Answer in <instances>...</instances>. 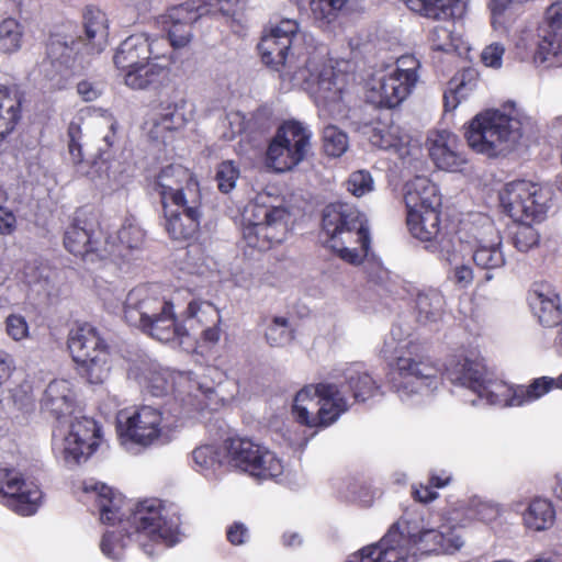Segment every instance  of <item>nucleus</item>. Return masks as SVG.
I'll list each match as a JSON object with an SVG mask.
<instances>
[{
  "mask_svg": "<svg viewBox=\"0 0 562 562\" xmlns=\"http://www.w3.org/2000/svg\"><path fill=\"white\" fill-rule=\"evenodd\" d=\"M537 131L536 121L513 101L477 113L464 127L465 140H520Z\"/></svg>",
  "mask_w": 562,
  "mask_h": 562,
  "instance_id": "3",
  "label": "nucleus"
},
{
  "mask_svg": "<svg viewBox=\"0 0 562 562\" xmlns=\"http://www.w3.org/2000/svg\"><path fill=\"white\" fill-rule=\"evenodd\" d=\"M505 52L506 48L503 43L492 42L482 49L481 61L488 68L499 69L503 66Z\"/></svg>",
  "mask_w": 562,
  "mask_h": 562,
  "instance_id": "64",
  "label": "nucleus"
},
{
  "mask_svg": "<svg viewBox=\"0 0 562 562\" xmlns=\"http://www.w3.org/2000/svg\"><path fill=\"white\" fill-rule=\"evenodd\" d=\"M468 515L477 520L488 522L499 516V508L496 504L481 498H472L469 503Z\"/></svg>",
  "mask_w": 562,
  "mask_h": 562,
  "instance_id": "57",
  "label": "nucleus"
},
{
  "mask_svg": "<svg viewBox=\"0 0 562 562\" xmlns=\"http://www.w3.org/2000/svg\"><path fill=\"white\" fill-rule=\"evenodd\" d=\"M448 378L452 383L465 386L477 393L479 397L493 395L492 378L488 375L485 366L480 360L464 358L448 368Z\"/></svg>",
  "mask_w": 562,
  "mask_h": 562,
  "instance_id": "21",
  "label": "nucleus"
},
{
  "mask_svg": "<svg viewBox=\"0 0 562 562\" xmlns=\"http://www.w3.org/2000/svg\"><path fill=\"white\" fill-rule=\"evenodd\" d=\"M196 181L193 173L181 165H168L157 176L156 189L161 198L162 206L169 205V198L184 186Z\"/></svg>",
  "mask_w": 562,
  "mask_h": 562,
  "instance_id": "35",
  "label": "nucleus"
},
{
  "mask_svg": "<svg viewBox=\"0 0 562 562\" xmlns=\"http://www.w3.org/2000/svg\"><path fill=\"white\" fill-rule=\"evenodd\" d=\"M239 177V170L232 160L223 161L216 170V181L218 190L223 193L231 192Z\"/></svg>",
  "mask_w": 562,
  "mask_h": 562,
  "instance_id": "60",
  "label": "nucleus"
},
{
  "mask_svg": "<svg viewBox=\"0 0 562 562\" xmlns=\"http://www.w3.org/2000/svg\"><path fill=\"white\" fill-rule=\"evenodd\" d=\"M228 462L259 480L273 479L282 474L283 465L277 456L247 438H232L226 446Z\"/></svg>",
  "mask_w": 562,
  "mask_h": 562,
  "instance_id": "9",
  "label": "nucleus"
},
{
  "mask_svg": "<svg viewBox=\"0 0 562 562\" xmlns=\"http://www.w3.org/2000/svg\"><path fill=\"white\" fill-rule=\"evenodd\" d=\"M472 259L475 266L486 270L484 279L491 281V271L505 266V256L502 250V235L493 221L486 215H477L470 228Z\"/></svg>",
  "mask_w": 562,
  "mask_h": 562,
  "instance_id": "10",
  "label": "nucleus"
},
{
  "mask_svg": "<svg viewBox=\"0 0 562 562\" xmlns=\"http://www.w3.org/2000/svg\"><path fill=\"white\" fill-rule=\"evenodd\" d=\"M50 270L36 262L27 263L23 270L24 281L30 286H38L41 290H46L49 283Z\"/></svg>",
  "mask_w": 562,
  "mask_h": 562,
  "instance_id": "61",
  "label": "nucleus"
},
{
  "mask_svg": "<svg viewBox=\"0 0 562 562\" xmlns=\"http://www.w3.org/2000/svg\"><path fill=\"white\" fill-rule=\"evenodd\" d=\"M406 5L423 16L446 21L463 16L468 0H405Z\"/></svg>",
  "mask_w": 562,
  "mask_h": 562,
  "instance_id": "27",
  "label": "nucleus"
},
{
  "mask_svg": "<svg viewBox=\"0 0 562 562\" xmlns=\"http://www.w3.org/2000/svg\"><path fill=\"white\" fill-rule=\"evenodd\" d=\"M172 303L159 295L155 285H138L131 290L124 303V317L126 322L142 329L149 319L159 316Z\"/></svg>",
  "mask_w": 562,
  "mask_h": 562,
  "instance_id": "17",
  "label": "nucleus"
},
{
  "mask_svg": "<svg viewBox=\"0 0 562 562\" xmlns=\"http://www.w3.org/2000/svg\"><path fill=\"white\" fill-rule=\"evenodd\" d=\"M349 0H310V9L315 20L330 23Z\"/></svg>",
  "mask_w": 562,
  "mask_h": 562,
  "instance_id": "55",
  "label": "nucleus"
},
{
  "mask_svg": "<svg viewBox=\"0 0 562 562\" xmlns=\"http://www.w3.org/2000/svg\"><path fill=\"white\" fill-rule=\"evenodd\" d=\"M85 491H91L95 494V503L99 507L102 522L114 524L116 520L122 521L121 509L123 498L121 494L114 493L111 487L103 483L86 485Z\"/></svg>",
  "mask_w": 562,
  "mask_h": 562,
  "instance_id": "38",
  "label": "nucleus"
},
{
  "mask_svg": "<svg viewBox=\"0 0 562 562\" xmlns=\"http://www.w3.org/2000/svg\"><path fill=\"white\" fill-rule=\"evenodd\" d=\"M555 512L552 504L543 498H535L524 513V524L535 531L547 530L553 526Z\"/></svg>",
  "mask_w": 562,
  "mask_h": 562,
  "instance_id": "45",
  "label": "nucleus"
},
{
  "mask_svg": "<svg viewBox=\"0 0 562 562\" xmlns=\"http://www.w3.org/2000/svg\"><path fill=\"white\" fill-rule=\"evenodd\" d=\"M528 0H490L492 25L495 30L506 29L512 20V8L515 3H524Z\"/></svg>",
  "mask_w": 562,
  "mask_h": 562,
  "instance_id": "56",
  "label": "nucleus"
},
{
  "mask_svg": "<svg viewBox=\"0 0 562 562\" xmlns=\"http://www.w3.org/2000/svg\"><path fill=\"white\" fill-rule=\"evenodd\" d=\"M80 43L66 34L54 33L50 35L46 47V60L42 65L49 79L76 68L79 60L78 46Z\"/></svg>",
  "mask_w": 562,
  "mask_h": 562,
  "instance_id": "20",
  "label": "nucleus"
},
{
  "mask_svg": "<svg viewBox=\"0 0 562 562\" xmlns=\"http://www.w3.org/2000/svg\"><path fill=\"white\" fill-rule=\"evenodd\" d=\"M403 540V532L393 525L379 544L361 550V562H409L401 546Z\"/></svg>",
  "mask_w": 562,
  "mask_h": 562,
  "instance_id": "25",
  "label": "nucleus"
},
{
  "mask_svg": "<svg viewBox=\"0 0 562 562\" xmlns=\"http://www.w3.org/2000/svg\"><path fill=\"white\" fill-rule=\"evenodd\" d=\"M347 409L341 390L333 383L305 386L296 393L293 402L297 422L310 427L329 426Z\"/></svg>",
  "mask_w": 562,
  "mask_h": 562,
  "instance_id": "5",
  "label": "nucleus"
},
{
  "mask_svg": "<svg viewBox=\"0 0 562 562\" xmlns=\"http://www.w3.org/2000/svg\"><path fill=\"white\" fill-rule=\"evenodd\" d=\"M440 384L438 367L429 358L408 350L397 357L392 374V386L401 400L413 394L430 392Z\"/></svg>",
  "mask_w": 562,
  "mask_h": 562,
  "instance_id": "8",
  "label": "nucleus"
},
{
  "mask_svg": "<svg viewBox=\"0 0 562 562\" xmlns=\"http://www.w3.org/2000/svg\"><path fill=\"white\" fill-rule=\"evenodd\" d=\"M127 524L137 533H145L153 541H164L167 547L178 541V525L162 515L159 499L151 498L138 503L127 518Z\"/></svg>",
  "mask_w": 562,
  "mask_h": 562,
  "instance_id": "13",
  "label": "nucleus"
},
{
  "mask_svg": "<svg viewBox=\"0 0 562 562\" xmlns=\"http://www.w3.org/2000/svg\"><path fill=\"white\" fill-rule=\"evenodd\" d=\"M380 148L387 154L389 159H394L395 165L398 160L404 167H413L422 155L420 146L418 144L412 145V143H386L385 146H380Z\"/></svg>",
  "mask_w": 562,
  "mask_h": 562,
  "instance_id": "52",
  "label": "nucleus"
},
{
  "mask_svg": "<svg viewBox=\"0 0 562 562\" xmlns=\"http://www.w3.org/2000/svg\"><path fill=\"white\" fill-rule=\"evenodd\" d=\"M24 36L23 25L13 18L0 22V52L7 55L18 53L22 48Z\"/></svg>",
  "mask_w": 562,
  "mask_h": 562,
  "instance_id": "49",
  "label": "nucleus"
},
{
  "mask_svg": "<svg viewBox=\"0 0 562 562\" xmlns=\"http://www.w3.org/2000/svg\"><path fill=\"white\" fill-rule=\"evenodd\" d=\"M265 336L271 347H282L289 344L293 339V331L288 318L273 317L266 329Z\"/></svg>",
  "mask_w": 562,
  "mask_h": 562,
  "instance_id": "53",
  "label": "nucleus"
},
{
  "mask_svg": "<svg viewBox=\"0 0 562 562\" xmlns=\"http://www.w3.org/2000/svg\"><path fill=\"white\" fill-rule=\"evenodd\" d=\"M313 133L307 124L295 119L285 120L271 140H310Z\"/></svg>",
  "mask_w": 562,
  "mask_h": 562,
  "instance_id": "54",
  "label": "nucleus"
},
{
  "mask_svg": "<svg viewBox=\"0 0 562 562\" xmlns=\"http://www.w3.org/2000/svg\"><path fill=\"white\" fill-rule=\"evenodd\" d=\"M404 202L408 211L440 210L438 188L426 177H415L405 184Z\"/></svg>",
  "mask_w": 562,
  "mask_h": 562,
  "instance_id": "24",
  "label": "nucleus"
},
{
  "mask_svg": "<svg viewBox=\"0 0 562 562\" xmlns=\"http://www.w3.org/2000/svg\"><path fill=\"white\" fill-rule=\"evenodd\" d=\"M162 413L151 406H142L132 414L120 412L117 415V432L123 443L132 442L148 447L156 442L162 431Z\"/></svg>",
  "mask_w": 562,
  "mask_h": 562,
  "instance_id": "12",
  "label": "nucleus"
},
{
  "mask_svg": "<svg viewBox=\"0 0 562 562\" xmlns=\"http://www.w3.org/2000/svg\"><path fill=\"white\" fill-rule=\"evenodd\" d=\"M188 214L202 215V195L198 180L179 189L169 198V210Z\"/></svg>",
  "mask_w": 562,
  "mask_h": 562,
  "instance_id": "46",
  "label": "nucleus"
},
{
  "mask_svg": "<svg viewBox=\"0 0 562 562\" xmlns=\"http://www.w3.org/2000/svg\"><path fill=\"white\" fill-rule=\"evenodd\" d=\"M79 364L81 374L91 384L104 383L111 372L112 356L109 346L97 350L93 355L76 362Z\"/></svg>",
  "mask_w": 562,
  "mask_h": 562,
  "instance_id": "40",
  "label": "nucleus"
},
{
  "mask_svg": "<svg viewBox=\"0 0 562 562\" xmlns=\"http://www.w3.org/2000/svg\"><path fill=\"white\" fill-rule=\"evenodd\" d=\"M100 427L92 418L75 416L67 436L58 451L67 467H75L88 460L99 446Z\"/></svg>",
  "mask_w": 562,
  "mask_h": 562,
  "instance_id": "14",
  "label": "nucleus"
},
{
  "mask_svg": "<svg viewBox=\"0 0 562 562\" xmlns=\"http://www.w3.org/2000/svg\"><path fill=\"white\" fill-rule=\"evenodd\" d=\"M499 201L504 211L516 222L541 221L549 207L550 192L538 183L516 180L504 186Z\"/></svg>",
  "mask_w": 562,
  "mask_h": 562,
  "instance_id": "7",
  "label": "nucleus"
},
{
  "mask_svg": "<svg viewBox=\"0 0 562 562\" xmlns=\"http://www.w3.org/2000/svg\"><path fill=\"white\" fill-rule=\"evenodd\" d=\"M85 45L89 54H100L108 46L109 25L104 12L88 8L83 14Z\"/></svg>",
  "mask_w": 562,
  "mask_h": 562,
  "instance_id": "31",
  "label": "nucleus"
},
{
  "mask_svg": "<svg viewBox=\"0 0 562 562\" xmlns=\"http://www.w3.org/2000/svg\"><path fill=\"white\" fill-rule=\"evenodd\" d=\"M220 322V313L217 308L206 301H191L187 307L188 329H193L194 324L206 325L203 329L204 339L216 342L220 339L218 329L215 325Z\"/></svg>",
  "mask_w": 562,
  "mask_h": 562,
  "instance_id": "34",
  "label": "nucleus"
},
{
  "mask_svg": "<svg viewBox=\"0 0 562 562\" xmlns=\"http://www.w3.org/2000/svg\"><path fill=\"white\" fill-rule=\"evenodd\" d=\"M23 95L15 86L0 82V137L9 135L22 117Z\"/></svg>",
  "mask_w": 562,
  "mask_h": 562,
  "instance_id": "30",
  "label": "nucleus"
},
{
  "mask_svg": "<svg viewBox=\"0 0 562 562\" xmlns=\"http://www.w3.org/2000/svg\"><path fill=\"white\" fill-rule=\"evenodd\" d=\"M106 346L97 328L90 324L78 326L68 336V348L75 362L87 359V357Z\"/></svg>",
  "mask_w": 562,
  "mask_h": 562,
  "instance_id": "32",
  "label": "nucleus"
},
{
  "mask_svg": "<svg viewBox=\"0 0 562 562\" xmlns=\"http://www.w3.org/2000/svg\"><path fill=\"white\" fill-rule=\"evenodd\" d=\"M531 222L522 223L514 235V246L522 252L528 251L539 243L538 232L530 225Z\"/></svg>",
  "mask_w": 562,
  "mask_h": 562,
  "instance_id": "62",
  "label": "nucleus"
},
{
  "mask_svg": "<svg viewBox=\"0 0 562 562\" xmlns=\"http://www.w3.org/2000/svg\"><path fill=\"white\" fill-rule=\"evenodd\" d=\"M347 189L357 198L372 192L374 189V181L371 173L367 170L353 171L347 180Z\"/></svg>",
  "mask_w": 562,
  "mask_h": 562,
  "instance_id": "58",
  "label": "nucleus"
},
{
  "mask_svg": "<svg viewBox=\"0 0 562 562\" xmlns=\"http://www.w3.org/2000/svg\"><path fill=\"white\" fill-rule=\"evenodd\" d=\"M535 64L546 67L562 66V32L546 31L539 40Z\"/></svg>",
  "mask_w": 562,
  "mask_h": 562,
  "instance_id": "44",
  "label": "nucleus"
},
{
  "mask_svg": "<svg viewBox=\"0 0 562 562\" xmlns=\"http://www.w3.org/2000/svg\"><path fill=\"white\" fill-rule=\"evenodd\" d=\"M72 161L79 165L78 171L90 178L101 189H112L109 181L108 162L100 157H85L81 143H69Z\"/></svg>",
  "mask_w": 562,
  "mask_h": 562,
  "instance_id": "33",
  "label": "nucleus"
},
{
  "mask_svg": "<svg viewBox=\"0 0 562 562\" xmlns=\"http://www.w3.org/2000/svg\"><path fill=\"white\" fill-rule=\"evenodd\" d=\"M262 61L279 72L281 88H301L314 99L321 116L345 117L355 76L345 59L326 58L293 19L271 24L258 44Z\"/></svg>",
  "mask_w": 562,
  "mask_h": 562,
  "instance_id": "1",
  "label": "nucleus"
},
{
  "mask_svg": "<svg viewBox=\"0 0 562 562\" xmlns=\"http://www.w3.org/2000/svg\"><path fill=\"white\" fill-rule=\"evenodd\" d=\"M445 299L437 289L419 290L415 299L416 321L424 326L438 323L443 315Z\"/></svg>",
  "mask_w": 562,
  "mask_h": 562,
  "instance_id": "37",
  "label": "nucleus"
},
{
  "mask_svg": "<svg viewBox=\"0 0 562 562\" xmlns=\"http://www.w3.org/2000/svg\"><path fill=\"white\" fill-rule=\"evenodd\" d=\"M82 213L77 212L72 223L67 227L64 236L65 248L75 256L86 261L93 262L108 256L106 249L100 248V239L95 237L93 223L82 218Z\"/></svg>",
  "mask_w": 562,
  "mask_h": 562,
  "instance_id": "18",
  "label": "nucleus"
},
{
  "mask_svg": "<svg viewBox=\"0 0 562 562\" xmlns=\"http://www.w3.org/2000/svg\"><path fill=\"white\" fill-rule=\"evenodd\" d=\"M310 143H269L266 166L276 172H285L295 167L306 155Z\"/></svg>",
  "mask_w": 562,
  "mask_h": 562,
  "instance_id": "28",
  "label": "nucleus"
},
{
  "mask_svg": "<svg viewBox=\"0 0 562 562\" xmlns=\"http://www.w3.org/2000/svg\"><path fill=\"white\" fill-rule=\"evenodd\" d=\"M167 75L165 66L151 60L122 72L124 83L134 90L146 89Z\"/></svg>",
  "mask_w": 562,
  "mask_h": 562,
  "instance_id": "42",
  "label": "nucleus"
},
{
  "mask_svg": "<svg viewBox=\"0 0 562 562\" xmlns=\"http://www.w3.org/2000/svg\"><path fill=\"white\" fill-rule=\"evenodd\" d=\"M165 227L169 236L175 240H188L194 237L202 215L188 214L169 210V205L164 206Z\"/></svg>",
  "mask_w": 562,
  "mask_h": 562,
  "instance_id": "39",
  "label": "nucleus"
},
{
  "mask_svg": "<svg viewBox=\"0 0 562 562\" xmlns=\"http://www.w3.org/2000/svg\"><path fill=\"white\" fill-rule=\"evenodd\" d=\"M140 330L158 341H178L179 345H182L183 339L189 336L188 326L176 322L173 304L159 313V316H155L145 323Z\"/></svg>",
  "mask_w": 562,
  "mask_h": 562,
  "instance_id": "26",
  "label": "nucleus"
},
{
  "mask_svg": "<svg viewBox=\"0 0 562 562\" xmlns=\"http://www.w3.org/2000/svg\"><path fill=\"white\" fill-rule=\"evenodd\" d=\"M419 66V60L409 54L398 57L394 63L381 65L368 83V101L384 108L400 105L415 89Z\"/></svg>",
  "mask_w": 562,
  "mask_h": 562,
  "instance_id": "4",
  "label": "nucleus"
},
{
  "mask_svg": "<svg viewBox=\"0 0 562 562\" xmlns=\"http://www.w3.org/2000/svg\"><path fill=\"white\" fill-rule=\"evenodd\" d=\"M119 244L115 249L108 250V255L115 254L122 258H128L133 251L139 250L144 244L145 233L135 224H124L116 233Z\"/></svg>",
  "mask_w": 562,
  "mask_h": 562,
  "instance_id": "47",
  "label": "nucleus"
},
{
  "mask_svg": "<svg viewBox=\"0 0 562 562\" xmlns=\"http://www.w3.org/2000/svg\"><path fill=\"white\" fill-rule=\"evenodd\" d=\"M465 149L488 159H498L514 153V143H431L428 153L439 169L460 171L469 160Z\"/></svg>",
  "mask_w": 562,
  "mask_h": 562,
  "instance_id": "11",
  "label": "nucleus"
},
{
  "mask_svg": "<svg viewBox=\"0 0 562 562\" xmlns=\"http://www.w3.org/2000/svg\"><path fill=\"white\" fill-rule=\"evenodd\" d=\"M184 99L164 101L153 109L143 124V132L149 140H166L176 137L187 122Z\"/></svg>",
  "mask_w": 562,
  "mask_h": 562,
  "instance_id": "16",
  "label": "nucleus"
},
{
  "mask_svg": "<svg viewBox=\"0 0 562 562\" xmlns=\"http://www.w3.org/2000/svg\"><path fill=\"white\" fill-rule=\"evenodd\" d=\"M100 547L104 555L117 561L123 557L125 543L122 540L121 532L108 531L104 533Z\"/></svg>",
  "mask_w": 562,
  "mask_h": 562,
  "instance_id": "63",
  "label": "nucleus"
},
{
  "mask_svg": "<svg viewBox=\"0 0 562 562\" xmlns=\"http://www.w3.org/2000/svg\"><path fill=\"white\" fill-rule=\"evenodd\" d=\"M1 502L22 516L36 513L42 492L37 485L26 482L15 469L0 468Z\"/></svg>",
  "mask_w": 562,
  "mask_h": 562,
  "instance_id": "15",
  "label": "nucleus"
},
{
  "mask_svg": "<svg viewBox=\"0 0 562 562\" xmlns=\"http://www.w3.org/2000/svg\"><path fill=\"white\" fill-rule=\"evenodd\" d=\"M454 20H446V24H439L431 29L429 42L435 50L452 52L459 50L462 45V37L456 33Z\"/></svg>",
  "mask_w": 562,
  "mask_h": 562,
  "instance_id": "48",
  "label": "nucleus"
},
{
  "mask_svg": "<svg viewBox=\"0 0 562 562\" xmlns=\"http://www.w3.org/2000/svg\"><path fill=\"white\" fill-rule=\"evenodd\" d=\"M555 384L562 389V374L558 380L548 379L546 376L533 380L529 385H518L513 390L512 396L507 400L508 406H521L526 403L538 400L550 391L552 385Z\"/></svg>",
  "mask_w": 562,
  "mask_h": 562,
  "instance_id": "43",
  "label": "nucleus"
},
{
  "mask_svg": "<svg viewBox=\"0 0 562 562\" xmlns=\"http://www.w3.org/2000/svg\"><path fill=\"white\" fill-rule=\"evenodd\" d=\"M406 223L413 237L428 243L427 249L432 252L439 249L440 210L408 211Z\"/></svg>",
  "mask_w": 562,
  "mask_h": 562,
  "instance_id": "23",
  "label": "nucleus"
},
{
  "mask_svg": "<svg viewBox=\"0 0 562 562\" xmlns=\"http://www.w3.org/2000/svg\"><path fill=\"white\" fill-rule=\"evenodd\" d=\"M445 536L440 530L425 529L408 536L407 542L413 555L439 553Z\"/></svg>",
  "mask_w": 562,
  "mask_h": 562,
  "instance_id": "51",
  "label": "nucleus"
},
{
  "mask_svg": "<svg viewBox=\"0 0 562 562\" xmlns=\"http://www.w3.org/2000/svg\"><path fill=\"white\" fill-rule=\"evenodd\" d=\"M240 0H190L169 8L158 19L160 26L168 33L175 48L187 46L193 36V24L204 14L228 15Z\"/></svg>",
  "mask_w": 562,
  "mask_h": 562,
  "instance_id": "6",
  "label": "nucleus"
},
{
  "mask_svg": "<svg viewBox=\"0 0 562 562\" xmlns=\"http://www.w3.org/2000/svg\"><path fill=\"white\" fill-rule=\"evenodd\" d=\"M529 304L539 322L546 327H553L562 322L561 301L554 292L535 290Z\"/></svg>",
  "mask_w": 562,
  "mask_h": 562,
  "instance_id": "36",
  "label": "nucleus"
},
{
  "mask_svg": "<svg viewBox=\"0 0 562 562\" xmlns=\"http://www.w3.org/2000/svg\"><path fill=\"white\" fill-rule=\"evenodd\" d=\"M346 380L356 401H366L378 391L376 382L366 371L358 368H349L346 372Z\"/></svg>",
  "mask_w": 562,
  "mask_h": 562,
  "instance_id": "50",
  "label": "nucleus"
},
{
  "mask_svg": "<svg viewBox=\"0 0 562 562\" xmlns=\"http://www.w3.org/2000/svg\"><path fill=\"white\" fill-rule=\"evenodd\" d=\"M324 243L346 262L358 265L370 246L366 216L346 203L327 205L323 211Z\"/></svg>",
  "mask_w": 562,
  "mask_h": 562,
  "instance_id": "2",
  "label": "nucleus"
},
{
  "mask_svg": "<svg viewBox=\"0 0 562 562\" xmlns=\"http://www.w3.org/2000/svg\"><path fill=\"white\" fill-rule=\"evenodd\" d=\"M192 459L200 471L214 469L216 464L221 463L220 452L213 445H203L195 448L192 452Z\"/></svg>",
  "mask_w": 562,
  "mask_h": 562,
  "instance_id": "59",
  "label": "nucleus"
},
{
  "mask_svg": "<svg viewBox=\"0 0 562 562\" xmlns=\"http://www.w3.org/2000/svg\"><path fill=\"white\" fill-rule=\"evenodd\" d=\"M268 194H258L255 201L250 202L244 212L245 225L267 224L270 226L286 227L290 217L283 206L268 205Z\"/></svg>",
  "mask_w": 562,
  "mask_h": 562,
  "instance_id": "29",
  "label": "nucleus"
},
{
  "mask_svg": "<svg viewBox=\"0 0 562 562\" xmlns=\"http://www.w3.org/2000/svg\"><path fill=\"white\" fill-rule=\"evenodd\" d=\"M164 40L150 38L147 34H134L124 40L117 47L113 60L122 72L151 60L164 57L159 45Z\"/></svg>",
  "mask_w": 562,
  "mask_h": 562,
  "instance_id": "19",
  "label": "nucleus"
},
{
  "mask_svg": "<svg viewBox=\"0 0 562 562\" xmlns=\"http://www.w3.org/2000/svg\"><path fill=\"white\" fill-rule=\"evenodd\" d=\"M41 409L58 422L69 418L76 405V393L70 381L53 380L44 390Z\"/></svg>",
  "mask_w": 562,
  "mask_h": 562,
  "instance_id": "22",
  "label": "nucleus"
},
{
  "mask_svg": "<svg viewBox=\"0 0 562 562\" xmlns=\"http://www.w3.org/2000/svg\"><path fill=\"white\" fill-rule=\"evenodd\" d=\"M286 235V227L270 226L267 224L245 225L243 238L247 246L260 251L267 250L274 243H281Z\"/></svg>",
  "mask_w": 562,
  "mask_h": 562,
  "instance_id": "41",
  "label": "nucleus"
}]
</instances>
